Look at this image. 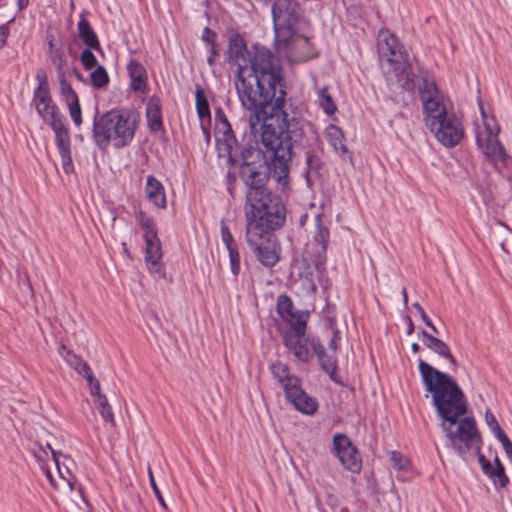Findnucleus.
<instances>
[{"label": "nucleus", "instance_id": "e2e57ef3", "mask_svg": "<svg viewBox=\"0 0 512 512\" xmlns=\"http://www.w3.org/2000/svg\"><path fill=\"white\" fill-rule=\"evenodd\" d=\"M46 39H47V45H48V52L51 53L52 50H55V45H54V35L52 33H49L47 32V35H46Z\"/></svg>", "mask_w": 512, "mask_h": 512}, {"label": "nucleus", "instance_id": "aec40b11", "mask_svg": "<svg viewBox=\"0 0 512 512\" xmlns=\"http://www.w3.org/2000/svg\"><path fill=\"white\" fill-rule=\"evenodd\" d=\"M310 346L317 356L321 369L329 375L332 381L339 383L340 381L337 379L338 362L335 354L327 353L325 347L317 338H312Z\"/></svg>", "mask_w": 512, "mask_h": 512}, {"label": "nucleus", "instance_id": "f3484780", "mask_svg": "<svg viewBox=\"0 0 512 512\" xmlns=\"http://www.w3.org/2000/svg\"><path fill=\"white\" fill-rule=\"evenodd\" d=\"M330 232L323 222V215L315 216V230L312 237L311 248L316 265L326 261L327 247L329 243Z\"/></svg>", "mask_w": 512, "mask_h": 512}, {"label": "nucleus", "instance_id": "9b49d317", "mask_svg": "<svg viewBox=\"0 0 512 512\" xmlns=\"http://www.w3.org/2000/svg\"><path fill=\"white\" fill-rule=\"evenodd\" d=\"M331 453L347 471L359 474L362 470V456L359 449L344 433H336L332 439Z\"/></svg>", "mask_w": 512, "mask_h": 512}, {"label": "nucleus", "instance_id": "4d7b16f0", "mask_svg": "<svg viewBox=\"0 0 512 512\" xmlns=\"http://www.w3.org/2000/svg\"><path fill=\"white\" fill-rule=\"evenodd\" d=\"M339 339H340V332L338 330H333V336L328 343V349L335 353L338 350V340Z\"/></svg>", "mask_w": 512, "mask_h": 512}, {"label": "nucleus", "instance_id": "603ef678", "mask_svg": "<svg viewBox=\"0 0 512 512\" xmlns=\"http://www.w3.org/2000/svg\"><path fill=\"white\" fill-rule=\"evenodd\" d=\"M485 422L493 433L497 431L498 428H501L496 417L489 409L485 411Z\"/></svg>", "mask_w": 512, "mask_h": 512}, {"label": "nucleus", "instance_id": "c03bdc74", "mask_svg": "<svg viewBox=\"0 0 512 512\" xmlns=\"http://www.w3.org/2000/svg\"><path fill=\"white\" fill-rule=\"evenodd\" d=\"M94 49L86 47L80 55V61L86 70H90L97 66V59L93 54Z\"/></svg>", "mask_w": 512, "mask_h": 512}, {"label": "nucleus", "instance_id": "f8f14e48", "mask_svg": "<svg viewBox=\"0 0 512 512\" xmlns=\"http://www.w3.org/2000/svg\"><path fill=\"white\" fill-rule=\"evenodd\" d=\"M215 133H216V147L220 156L227 157V163L230 165L236 164L234 158V150L237 148L238 143L232 127L226 117L222 108L215 110Z\"/></svg>", "mask_w": 512, "mask_h": 512}, {"label": "nucleus", "instance_id": "338daca9", "mask_svg": "<svg viewBox=\"0 0 512 512\" xmlns=\"http://www.w3.org/2000/svg\"><path fill=\"white\" fill-rule=\"evenodd\" d=\"M64 480L66 481V483L69 486L70 490H73V487H74V484H75V477H72V476L68 477V478L66 477Z\"/></svg>", "mask_w": 512, "mask_h": 512}, {"label": "nucleus", "instance_id": "72a5a7b5", "mask_svg": "<svg viewBox=\"0 0 512 512\" xmlns=\"http://www.w3.org/2000/svg\"><path fill=\"white\" fill-rule=\"evenodd\" d=\"M145 241V261L161 260L162 248L160 239L157 236L144 239Z\"/></svg>", "mask_w": 512, "mask_h": 512}, {"label": "nucleus", "instance_id": "de8ad7c7", "mask_svg": "<svg viewBox=\"0 0 512 512\" xmlns=\"http://www.w3.org/2000/svg\"><path fill=\"white\" fill-rule=\"evenodd\" d=\"M390 461L392 466L397 470H404L407 468L409 461L398 451L390 452Z\"/></svg>", "mask_w": 512, "mask_h": 512}, {"label": "nucleus", "instance_id": "412c9836", "mask_svg": "<svg viewBox=\"0 0 512 512\" xmlns=\"http://www.w3.org/2000/svg\"><path fill=\"white\" fill-rule=\"evenodd\" d=\"M147 126L151 132L164 130L162 120V103L157 95L151 96L146 105Z\"/></svg>", "mask_w": 512, "mask_h": 512}, {"label": "nucleus", "instance_id": "c756f323", "mask_svg": "<svg viewBox=\"0 0 512 512\" xmlns=\"http://www.w3.org/2000/svg\"><path fill=\"white\" fill-rule=\"evenodd\" d=\"M59 354L63 357L66 363L73 368L78 374L83 371L89 370V364L84 361L80 356L76 355L68 349L64 344H61L58 348Z\"/></svg>", "mask_w": 512, "mask_h": 512}, {"label": "nucleus", "instance_id": "4468645a", "mask_svg": "<svg viewBox=\"0 0 512 512\" xmlns=\"http://www.w3.org/2000/svg\"><path fill=\"white\" fill-rule=\"evenodd\" d=\"M38 87L34 91L33 102L39 116L47 123L54 117L62 116L56 104L53 103L50 96L49 85L44 74H37Z\"/></svg>", "mask_w": 512, "mask_h": 512}, {"label": "nucleus", "instance_id": "a878e982", "mask_svg": "<svg viewBox=\"0 0 512 512\" xmlns=\"http://www.w3.org/2000/svg\"><path fill=\"white\" fill-rule=\"evenodd\" d=\"M77 29L78 36L86 47L94 49L97 52L102 51L96 32L93 30L90 22L83 15L80 16Z\"/></svg>", "mask_w": 512, "mask_h": 512}, {"label": "nucleus", "instance_id": "bf43d9fd", "mask_svg": "<svg viewBox=\"0 0 512 512\" xmlns=\"http://www.w3.org/2000/svg\"><path fill=\"white\" fill-rule=\"evenodd\" d=\"M46 448L50 451L51 456H52V458H53V460H54V462H55V464H56V466H57V469H58V471H59V474H60L61 478H62V479H65V478H66V477L64 476L65 471H62V470H61V468H60L59 461H58V459H57V457H56V452L52 449V447L50 446V444H49V443H47V444H46Z\"/></svg>", "mask_w": 512, "mask_h": 512}, {"label": "nucleus", "instance_id": "e433bc0d", "mask_svg": "<svg viewBox=\"0 0 512 512\" xmlns=\"http://www.w3.org/2000/svg\"><path fill=\"white\" fill-rule=\"evenodd\" d=\"M390 73L395 75L403 89L410 91L415 88V75L412 72V67L409 61L408 67L405 71H401L399 73H397V71H390Z\"/></svg>", "mask_w": 512, "mask_h": 512}, {"label": "nucleus", "instance_id": "6e6d98bb", "mask_svg": "<svg viewBox=\"0 0 512 512\" xmlns=\"http://www.w3.org/2000/svg\"><path fill=\"white\" fill-rule=\"evenodd\" d=\"M494 435L501 442L503 449L512 444L510 439L507 437V435L503 432L501 428H498V430L494 432Z\"/></svg>", "mask_w": 512, "mask_h": 512}, {"label": "nucleus", "instance_id": "f257e3e1", "mask_svg": "<svg viewBox=\"0 0 512 512\" xmlns=\"http://www.w3.org/2000/svg\"><path fill=\"white\" fill-rule=\"evenodd\" d=\"M227 61L238 67L235 87L241 105L253 111L256 120L267 115V110L276 104L280 89L286 90L279 59L258 43L249 50L245 39L233 33L229 37Z\"/></svg>", "mask_w": 512, "mask_h": 512}, {"label": "nucleus", "instance_id": "c85d7f7f", "mask_svg": "<svg viewBox=\"0 0 512 512\" xmlns=\"http://www.w3.org/2000/svg\"><path fill=\"white\" fill-rule=\"evenodd\" d=\"M326 138L328 143L333 147L334 151L338 155L344 156L345 154H347L348 149L347 146L344 144V133L340 127L330 124L326 128Z\"/></svg>", "mask_w": 512, "mask_h": 512}, {"label": "nucleus", "instance_id": "2eb2a0df", "mask_svg": "<svg viewBox=\"0 0 512 512\" xmlns=\"http://www.w3.org/2000/svg\"><path fill=\"white\" fill-rule=\"evenodd\" d=\"M277 312L289 324L293 332L298 335H305L307 321L310 316L308 311H295L291 298L283 294L277 299Z\"/></svg>", "mask_w": 512, "mask_h": 512}, {"label": "nucleus", "instance_id": "a19ab883", "mask_svg": "<svg viewBox=\"0 0 512 512\" xmlns=\"http://www.w3.org/2000/svg\"><path fill=\"white\" fill-rule=\"evenodd\" d=\"M485 475L492 479L494 483L498 480L499 487L501 488L506 487L509 483V478L505 474L504 467H491L490 471Z\"/></svg>", "mask_w": 512, "mask_h": 512}, {"label": "nucleus", "instance_id": "69168bd1", "mask_svg": "<svg viewBox=\"0 0 512 512\" xmlns=\"http://www.w3.org/2000/svg\"><path fill=\"white\" fill-rule=\"evenodd\" d=\"M72 73L75 75V77H76L79 81H84L83 75H82V73L78 70V68L74 67V68L72 69Z\"/></svg>", "mask_w": 512, "mask_h": 512}, {"label": "nucleus", "instance_id": "5701e85b", "mask_svg": "<svg viewBox=\"0 0 512 512\" xmlns=\"http://www.w3.org/2000/svg\"><path fill=\"white\" fill-rule=\"evenodd\" d=\"M127 72L131 79V89L135 92H145L147 89V71L137 60H131L127 65Z\"/></svg>", "mask_w": 512, "mask_h": 512}, {"label": "nucleus", "instance_id": "ddd939ff", "mask_svg": "<svg viewBox=\"0 0 512 512\" xmlns=\"http://www.w3.org/2000/svg\"><path fill=\"white\" fill-rule=\"evenodd\" d=\"M428 129L446 147H455L464 136L462 122L454 113H448L437 121L431 120Z\"/></svg>", "mask_w": 512, "mask_h": 512}, {"label": "nucleus", "instance_id": "cd10ccee", "mask_svg": "<svg viewBox=\"0 0 512 512\" xmlns=\"http://www.w3.org/2000/svg\"><path fill=\"white\" fill-rule=\"evenodd\" d=\"M298 281L305 294H313L317 291V286L314 281V271L311 266L302 261L298 265Z\"/></svg>", "mask_w": 512, "mask_h": 512}, {"label": "nucleus", "instance_id": "473e14b6", "mask_svg": "<svg viewBox=\"0 0 512 512\" xmlns=\"http://www.w3.org/2000/svg\"><path fill=\"white\" fill-rule=\"evenodd\" d=\"M17 281L22 300L27 302L28 300L32 299L34 296V291L30 282L28 272L26 270L17 271Z\"/></svg>", "mask_w": 512, "mask_h": 512}, {"label": "nucleus", "instance_id": "ea45409f", "mask_svg": "<svg viewBox=\"0 0 512 512\" xmlns=\"http://www.w3.org/2000/svg\"><path fill=\"white\" fill-rule=\"evenodd\" d=\"M65 103L68 107L69 115H70L74 125L79 127L83 122L79 98L75 99V100L67 101Z\"/></svg>", "mask_w": 512, "mask_h": 512}, {"label": "nucleus", "instance_id": "dca6fc26", "mask_svg": "<svg viewBox=\"0 0 512 512\" xmlns=\"http://www.w3.org/2000/svg\"><path fill=\"white\" fill-rule=\"evenodd\" d=\"M485 126L486 135L482 136L481 134H477L476 136L477 146L481 149L487 159L491 161L504 162L508 155L505 148L497 138L500 129L497 128L496 132H493L488 125Z\"/></svg>", "mask_w": 512, "mask_h": 512}, {"label": "nucleus", "instance_id": "4be33fe9", "mask_svg": "<svg viewBox=\"0 0 512 512\" xmlns=\"http://www.w3.org/2000/svg\"><path fill=\"white\" fill-rule=\"evenodd\" d=\"M269 369L274 379L282 386L284 394L287 393L288 388L294 387L301 380L298 376L290 373L288 365L280 361L272 362Z\"/></svg>", "mask_w": 512, "mask_h": 512}, {"label": "nucleus", "instance_id": "680f3d73", "mask_svg": "<svg viewBox=\"0 0 512 512\" xmlns=\"http://www.w3.org/2000/svg\"><path fill=\"white\" fill-rule=\"evenodd\" d=\"M8 29L4 26L0 27V49L5 46L7 37H8Z\"/></svg>", "mask_w": 512, "mask_h": 512}, {"label": "nucleus", "instance_id": "09e8293b", "mask_svg": "<svg viewBox=\"0 0 512 512\" xmlns=\"http://www.w3.org/2000/svg\"><path fill=\"white\" fill-rule=\"evenodd\" d=\"M148 476H149V481H150V485H151V488L154 492V495L155 497L157 498L159 504L165 509L167 510L168 509V506L162 496V493L155 481V478H154V475H153V472H152V469L150 466H148Z\"/></svg>", "mask_w": 512, "mask_h": 512}, {"label": "nucleus", "instance_id": "c9c22d12", "mask_svg": "<svg viewBox=\"0 0 512 512\" xmlns=\"http://www.w3.org/2000/svg\"><path fill=\"white\" fill-rule=\"evenodd\" d=\"M196 97V111L198 117L203 120L204 118L211 117L210 107L208 99L205 95V92L202 88L198 87L195 93Z\"/></svg>", "mask_w": 512, "mask_h": 512}, {"label": "nucleus", "instance_id": "1a4fd4ad", "mask_svg": "<svg viewBox=\"0 0 512 512\" xmlns=\"http://www.w3.org/2000/svg\"><path fill=\"white\" fill-rule=\"evenodd\" d=\"M274 29L286 37L295 34L301 16L296 0H274L271 7Z\"/></svg>", "mask_w": 512, "mask_h": 512}, {"label": "nucleus", "instance_id": "9d476101", "mask_svg": "<svg viewBox=\"0 0 512 512\" xmlns=\"http://www.w3.org/2000/svg\"><path fill=\"white\" fill-rule=\"evenodd\" d=\"M246 240L256 259L265 267L272 268L280 260V245L271 232L246 233Z\"/></svg>", "mask_w": 512, "mask_h": 512}, {"label": "nucleus", "instance_id": "0e129e2a", "mask_svg": "<svg viewBox=\"0 0 512 512\" xmlns=\"http://www.w3.org/2000/svg\"><path fill=\"white\" fill-rule=\"evenodd\" d=\"M29 5V0H17L18 10L22 11Z\"/></svg>", "mask_w": 512, "mask_h": 512}, {"label": "nucleus", "instance_id": "2f4dec72", "mask_svg": "<svg viewBox=\"0 0 512 512\" xmlns=\"http://www.w3.org/2000/svg\"><path fill=\"white\" fill-rule=\"evenodd\" d=\"M317 102L328 116L334 115L336 113L337 105L329 93L327 87H323L318 90Z\"/></svg>", "mask_w": 512, "mask_h": 512}, {"label": "nucleus", "instance_id": "7c9ffc66", "mask_svg": "<svg viewBox=\"0 0 512 512\" xmlns=\"http://www.w3.org/2000/svg\"><path fill=\"white\" fill-rule=\"evenodd\" d=\"M136 221L139 226L143 229V238H151L157 236V229L155 221L152 217L148 216L143 210H138L135 214Z\"/></svg>", "mask_w": 512, "mask_h": 512}, {"label": "nucleus", "instance_id": "864d4df0", "mask_svg": "<svg viewBox=\"0 0 512 512\" xmlns=\"http://www.w3.org/2000/svg\"><path fill=\"white\" fill-rule=\"evenodd\" d=\"M217 34L211 30L209 27H205L202 33V40L206 42L208 45H215Z\"/></svg>", "mask_w": 512, "mask_h": 512}, {"label": "nucleus", "instance_id": "4c0bfd02", "mask_svg": "<svg viewBox=\"0 0 512 512\" xmlns=\"http://www.w3.org/2000/svg\"><path fill=\"white\" fill-rule=\"evenodd\" d=\"M91 84L97 88H103L109 83V75L102 65H97L90 75Z\"/></svg>", "mask_w": 512, "mask_h": 512}, {"label": "nucleus", "instance_id": "423d86ee", "mask_svg": "<svg viewBox=\"0 0 512 512\" xmlns=\"http://www.w3.org/2000/svg\"><path fill=\"white\" fill-rule=\"evenodd\" d=\"M137 128L136 119L118 110H110L99 114L98 109L93 119L92 137L96 146L104 151L113 141L119 149L127 146L134 138Z\"/></svg>", "mask_w": 512, "mask_h": 512}, {"label": "nucleus", "instance_id": "7ed1b4c3", "mask_svg": "<svg viewBox=\"0 0 512 512\" xmlns=\"http://www.w3.org/2000/svg\"><path fill=\"white\" fill-rule=\"evenodd\" d=\"M261 142L265 148L264 151L249 146L242 148L240 152L241 163L238 167V175L246 187V199L269 190L267 184L270 177L274 178L283 189L288 185L289 149L281 146L272 123L264 124Z\"/></svg>", "mask_w": 512, "mask_h": 512}, {"label": "nucleus", "instance_id": "3c124183", "mask_svg": "<svg viewBox=\"0 0 512 512\" xmlns=\"http://www.w3.org/2000/svg\"><path fill=\"white\" fill-rule=\"evenodd\" d=\"M147 264V267L151 273L157 274L161 278H165V268L163 264L160 262V260H149L145 261Z\"/></svg>", "mask_w": 512, "mask_h": 512}, {"label": "nucleus", "instance_id": "79ce46f5", "mask_svg": "<svg viewBox=\"0 0 512 512\" xmlns=\"http://www.w3.org/2000/svg\"><path fill=\"white\" fill-rule=\"evenodd\" d=\"M61 94L64 97V101H71L78 99V95L75 90L72 88L71 84L66 80L65 73L58 75Z\"/></svg>", "mask_w": 512, "mask_h": 512}, {"label": "nucleus", "instance_id": "37998d69", "mask_svg": "<svg viewBox=\"0 0 512 512\" xmlns=\"http://www.w3.org/2000/svg\"><path fill=\"white\" fill-rule=\"evenodd\" d=\"M226 249L228 250L231 271L234 276H238L240 273V253L238 244Z\"/></svg>", "mask_w": 512, "mask_h": 512}, {"label": "nucleus", "instance_id": "b1692460", "mask_svg": "<svg viewBox=\"0 0 512 512\" xmlns=\"http://www.w3.org/2000/svg\"><path fill=\"white\" fill-rule=\"evenodd\" d=\"M420 334L425 338L424 344L428 349H430L440 357H443L444 359L448 360L454 368L457 367V361L455 357L452 355L448 345L444 341L429 334L427 331L423 329L421 330Z\"/></svg>", "mask_w": 512, "mask_h": 512}, {"label": "nucleus", "instance_id": "49530a36", "mask_svg": "<svg viewBox=\"0 0 512 512\" xmlns=\"http://www.w3.org/2000/svg\"><path fill=\"white\" fill-rule=\"evenodd\" d=\"M61 161H62V168L66 174H70L74 171L73 161H72V155H71V148L67 149H61L59 150Z\"/></svg>", "mask_w": 512, "mask_h": 512}, {"label": "nucleus", "instance_id": "f03ea898", "mask_svg": "<svg viewBox=\"0 0 512 512\" xmlns=\"http://www.w3.org/2000/svg\"><path fill=\"white\" fill-rule=\"evenodd\" d=\"M418 368L425 391L431 394L432 404L441 419V428L446 433L452 448L464 457L471 449L478 454V461L484 474L492 467L489 460L481 454L482 439L473 417H464L467 413V401L464 392L450 375L434 368L419 359Z\"/></svg>", "mask_w": 512, "mask_h": 512}, {"label": "nucleus", "instance_id": "393cba45", "mask_svg": "<svg viewBox=\"0 0 512 512\" xmlns=\"http://www.w3.org/2000/svg\"><path fill=\"white\" fill-rule=\"evenodd\" d=\"M145 192L147 198L158 208H166V196L163 184L153 175L147 176Z\"/></svg>", "mask_w": 512, "mask_h": 512}, {"label": "nucleus", "instance_id": "bb28decb", "mask_svg": "<svg viewBox=\"0 0 512 512\" xmlns=\"http://www.w3.org/2000/svg\"><path fill=\"white\" fill-rule=\"evenodd\" d=\"M63 115L58 118H53L47 122L55 133V142L59 150L70 148V133L63 121Z\"/></svg>", "mask_w": 512, "mask_h": 512}, {"label": "nucleus", "instance_id": "39448f33", "mask_svg": "<svg viewBox=\"0 0 512 512\" xmlns=\"http://www.w3.org/2000/svg\"><path fill=\"white\" fill-rule=\"evenodd\" d=\"M245 210L247 234L275 231L284 225L287 215L282 197L270 190L246 199Z\"/></svg>", "mask_w": 512, "mask_h": 512}, {"label": "nucleus", "instance_id": "13d9d810", "mask_svg": "<svg viewBox=\"0 0 512 512\" xmlns=\"http://www.w3.org/2000/svg\"><path fill=\"white\" fill-rule=\"evenodd\" d=\"M413 307L418 311V313H419L421 319L423 320V322L425 323V325H431V320L427 316L423 307L418 302L414 303Z\"/></svg>", "mask_w": 512, "mask_h": 512}, {"label": "nucleus", "instance_id": "58836bf2", "mask_svg": "<svg viewBox=\"0 0 512 512\" xmlns=\"http://www.w3.org/2000/svg\"><path fill=\"white\" fill-rule=\"evenodd\" d=\"M49 57L52 64L55 66L58 75L63 74L64 68L67 65V60L63 49L61 47H58L57 49L52 50V52L49 53Z\"/></svg>", "mask_w": 512, "mask_h": 512}, {"label": "nucleus", "instance_id": "a18cd8bd", "mask_svg": "<svg viewBox=\"0 0 512 512\" xmlns=\"http://www.w3.org/2000/svg\"><path fill=\"white\" fill-rule=\"evenodd\" d=\"M80 375L83 376L86 379L87 384H88V386L90 388L91 396H94V395H96V394L101 392L100 382L94 376V374H93V372H92L90 367H89V370L83 371V373H81Z\"/></svg>", "mask_w": 512, "mask_h": 512}, {"label": "nucleus", "instance_id": "a211bd4d", "mask_svg": "<svg viewBox=\"0 0 512 512\" xmlns=\"http://www.w3.org/2000/svg\"><path fill=\"white\" fill-rule=\"evenodd\" d=\"M285 398L297 411L305 415H314L319 408L317 399L309 396L302 389L301 381L294 387L287 389Z\"/></svg>", "mask_w": 512, "mask_h": 512}, {"label": "nucleus", "instance_id": "6ab92c4d", "mask_svg": "<svg viewBox=\"0 0 512 512\" xmlns=\"http://www.w3.org/2000/svg\"><path fill=\"white\" fill-rule=\"evenodd\" d=\"M304 336L305 335H298L296 332H294L293 335L287 334L284 337V345L299 361L308 363L314 355L310 346L312 338H305Z\"/></svg>", "mask_w": 512, "mask_h": 512}, {"label": "nucleus", "instance_id": "f704fd0d", "mask_svg": "<svg viewBox=\"0 0 512 512\" xmlns=\"http://www.w3.org/2000/svg\"><path fill=\"white\" fill-rule=\"evenodd\" d=\"M93 397H94V403L96 405V408H97L98 412L100 413V415L102 416V418L106 422L113 423L114 415L112 413L111 406L109 405L106 396L100 392V393L94 395Z\"/></svg>", "mask_w": 512, "mask_h": 512}, {"label": "nucleus", "instance_id": "052dcab7", "mask_svg": "<svg viewBox=\"0 0 512 512\" xmlns=\"http://www.w3.org/2000/svg\"><path fill=\"white\" fill-rule=\"evenodd\" d=\"M219 54V51L216 47V45H212L210 46V49H209V55L207 57V62L210 66H213L214 65V62H215V57Z\"/></svg>", "mask_w": 512, "mask_h": 512}, {"label": "nucleus", "instance_id": "774afa93", "mask_svg": "<svg viewBox=\"0 0 512 512\" xmlns=\"http://www.w3.org/2000/svg\"><path fill=\"white\" fill-rule=\"evenodd\" d=\"M504 451L507 455V457L512 461V444L506 448H504Z\"/></svg>", "mask_w": 512, "mask_h": 512}, {"label": "nucleus", "instance_id": "6e6552de", "mask_svg": "<svg viewBox=\"0 0 512 512\" xmlns=\"http://www.w3.org/2000/svg\"><path fill=\"white\" fill-rule=\"evenodd\" d=\"M418 89L423 105L425 125L430 127L431 120H440L449 112L443 103V97L435 81L427 73L421 77Z\"/></svg>", "mask_w": 512, "mask_h": 512}, {"label": "nucleus", "instance_id": "8fccbe9b", "mask_svg": "<svg viewBox=\"0 0 512 512\" xmlns=\"http://www.w3.org/2000/svg\"><path fill=\"white\" fill-rule=\"evenodd\" d=\"M221 238L226 248H231V246L236 245V241L233 238L232 233L230 232L229 227L226 225L225 220H221Z\"/></svg>", "mask_w": 512, "mask_h": 512}, {"label": "nucleus", "instance_id": "20e7f679", "mask_svg": "<svg viewBox=\"0 0 512 512\" xmlns=\"http://www.w3.org/2000/svg\"><path fill=\"white\" fill-rule=\"evenodd\" d=\"M287 92L280 89L276 104H273L267 115H260V120H275L276 137L281 146L289 149V163L292 160L293 148H302L305 152L306 174L320 175L322 161L319 156L321 141L314 127L305 119L297 117L296 113L289 114L284 110Z\"/></svg>", "mask_w": 512, "mask_h": 512}, {"label": "nucleus", "instance_id": "5fc2aeb1", "mask_svg": "<svg viewBox=\"0 0 512 512\" xmlns=\"http://www.w3.org/2000/svg\"><path fill=\"white\" fill-rule=\"evenodd\" d=\"M33 455L39 462H44L49 457V452L42 445H39L33 449Z\"/></svg>", "mask_w": 512, "mask_h": 512}, {"label": "nucleus", "instance_id": "0eeeda50", "mask_svg": "<svg viewBox=\"0 0 512 512\" xmlns=\"http://www.w3.org/2000/svg\"><path fill=\"white\" fill-rule=\"evenodd\" d=\"M380 61L388 65L387 74L390 71H405L408 67V53L395 34L388 29H381L377 39Z\"/></svg>", "mask_w": 512, "mask_h": 512}]
</instances>
